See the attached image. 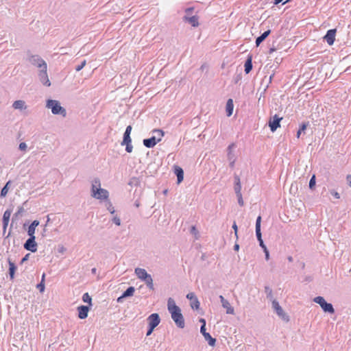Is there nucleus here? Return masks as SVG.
<instances>
[{"label":"nucleus","mask_w":351,"mask_h":351,"mask_svg":"<svg viewBox=\"0 0 351 351\" xmlns=\"http://www.w3.org/2000/svg\"><path fill=\"white\" fill-rule=\"evenodd\" d=\"M167 308L177 327L184 328L185 323L181 309L176 304L174 300L171 298H169L167 300Z\"/></svg>","instance_id":"nucleus-1"},{"label":"nucleus","mask_w":351,"mask_h":351,"mask_svg":"<svg viewBox=\"0 0 351 351\" xmlns=\"http://www.w3.org/2000/svg\"><path fill=\"white\" fill-rule=\"evenodd\" d=\"M101 182L99 178H95L92 182V196L97 199H108L109 193L106 189L100 188Z\"/></svg>","instance_id":"nucleus-2"},{"label":"nucleus","mask_w":351,"mask_h":351,"mask_svg":"<svg viewBox=\"0 0 351 351\" xmlns=\"http://www.w3.org/2000/svg\"><path fill=\"white\" fill-rule=\"evenodd\" d=\"M46 107L51 110V112L53 114H60L63 117L66 115V110L61 106L60 103L54 99H48L46 103Z\"/></svg>","instance_id":"nucleus-3"},{"label":"nucleus","mask_w":351,"mask_h":351,"mask_svg":"<svg viewBox=\"0 0 351 351\" xmlns=\"http://www.w3.org/2000/svg\"><path fill=\"white\" fill-rule=\"evenodd\" d=\"M28 61L34 66L40 69L42 67L47 68L46 62L38 55H32L27 58Z\"/></svg>","instance_id":"nucleus-4"},{"label":"nucleus","mask_w":351,"mask_h":351,"mask_svg":"<svg viewBox=\"0 0 351 351\" xmlns=\"http://www.w3.org/2000/svg\"><path fill=\"white\" fill-rule=\"evenodd\" d=\"M272 308L276 311V314L284 321L289 322V317L288 315H287L282 308L280 306L278 301L276 300H272Z\"/></svg>","instance_id":"nucleus-5"},{"label":"nucleus","mask_w":351,"mask_h":351,"mask_svg":"<svg viewBox=\"0 0 351 351\" xmlns=\"http://www.w3.org/2000/svg\"><path fill=\"white\" fill-rule=\"evenodd\" d=\"M37 246L35 236L29 237L23 243V248L33 253L37 251Z\"/></svg>","instance_id":"nucleus-6"},{"label":"nucleus","mask_w":351,"mask_h":351,"mask_svg":"<svg viewBox=\"0 0 351 351\" xmlns=\"http://www.w3.org/2000/svg\"><path fill=\"white\" fill-rule=\"evenodd\" d=\"M47 68L42 67L38 73L39 81L45 86H50L51 82L47 72Z\"/></svg>","instance_id":"nucleus-7"},{"label":"nucleus","mask_w":351,"mask_h":351,"mask_svg":"<svg viewBox=\"0 0 351 351\" xmlns=\"http://www.w3.org/2000/svg\"><path fill=\"white\" fill-rule=\"evenodd\" d=\"M336 32V29H330L327 31L324 36V40H326L329 45H332L334 44Z\"/></svg>","instance_id":"nucleus-8"},{"label":"nucleus","mask_w":351,"mask_h":351,"mask_svg":"<svg viewBox=\"0 0 351 351\" xmlns=\"http://www.w3.org/2000/svg\"><path fill=\"white\" fill-rule=\"evenodd\" d=\"M200 332L204 336L205 340L208 341V343L210 346H214L216 343V339L211 337L210 333L206 331V328H204V324H202L200 327Z\"/></svg>","instance_id":"nucleus-9"},{"label":"nucleus","mask_w":351,"mask_h":351,"mask_svg":"<svg viewBox=\"0 0 351 351\" xmlns=\"http://www.w3.org/2000/svg\"><path fill=\"white\" fill-rule=\"evenodd\" d=\"M148 325L152 328H156L160 322V318L158 313H152L147 317Z\"/></svg>","instance_id":"nucleus-10"},{"label":"nucleus","mask_w":351,"mask_h":351,"mask_svg":"<svg viewBox=\"0 0 351 351\" xmlns=\"http://www.w3.org/2000/svg\"><path fill=\"white\" fill-rule=\"evenodd\" d=\"M281 119L282 118L279 117L276 114L273 117V120L270 121L269 123L271 132L276 131L277 128L280 126V122Z\"/></svg>","instance_id":"nucleus-11"},{"label":"nucleus","mask_w":351,"mask_h":351,"mask_svg":"<svg viewBox=\"0 0 351 351\" xmlns=\"http://www.w3.org/2000/svg\"><path fill=\"white\" fill-rule=\"evenodd\" d=\"M89 311V307L84 305H81L77 307L78 311V317L80 319H84L88 317V313Z\"/></svg>","instance_id":"nucleus-12"},{"label":"nucleus","mask_w":351,"mask_h":351,"mask_svg":"<svg viewBox=\"0 0 351 351\" xmlns=\"http://www.w3.org/2000/svg\"><path fill=\"white\" fill-rule=\"evenodd\" d=\"M198 19L199 18L197 15H194L192 16L185 15L183 17L184 21L189 23L194 27H197L199 25Z\"/></svg>","instance_id":"nucleus-13"},{"label":"nucleus","mask_w":351,"mask_h":351,"mask_svg":"<svg viewBox=\"0 0 351 351\" xmlns=\"http://www.w3.org/2000/svg\"><path fill=\"white\" fill-rule=\"evenodd\" d=\"M11 214H12V210H10V209H7L3 213V219H2V223H3V228L4 231L5 230V229L8 225V223L10 221V218Z\"/></svg>","instance_id":"nucleus-14"},{"label":"nucleus","mask_w":351,"mask_h":351,"mask_svg":"<svg viewBox=\"0 0 351 351\" xmlns=\"http://www.w3.org/2000/svg\"><path fill=\"white\" fill-rule=\"evenodd\" d=\"M173 168H174V173L177 176V182L178 184H180V182H182L183 181V179H184V171L180 167L177 166V165H175L173 167Z\"/></svg>","instance_id":"nucleus-15"},{"label":"nucleus","mask_w":351,"mask_h":351,"mask_svg":"<svg viewBox=\"0 0 351 351\" xmlns=\"http://www.w3.org/2000/svg\"><path fill=\"white\" fill-rule=\"evenodd\" d=\"M134 273L137 276V277L141 279V280H143L144 279H146L149 274L147 271L145 269L137 267L134 269Z\"/></svg>","instance_id":"nucleus-16"},{"label":"nucleus","mask_w":351,"mask_h":351,"mask_svg":"<svg viewBox=\"0 0 351 351\" xmlns=\"http://www.w3.org/2000/svg\"><path fill=\"white\" fill-rule=\"evenodd\" d=\"M39 221L34 220L29 224L27 230L29 237L34 236L36 228L39 225Z\"/></svg>","instance_id":"nucleus-17"},{"label":"nucleus","mask_w":351,"mask_h":351,"mask_svg":"<svg viewBox=\"0 0 351 351\" xmlns=\"http://www.w3.org/2000/svg\"><path fill=\"white\" fill-rule=\"evenodd\" d=\"M261 217L258 216L256 221V236L259 241H263L262 239V234L261 231Z\"/></svg>","instance_id":"nucleus-18"},{"label":"nucleus","mask_w":351,"mask_h":351,"mask_svg":"<svg viewBox=\"0 0 351 351\" xmlns=\"http://www.w3.org/2000/svg\"><path fill=\"white\" fill-rule=\"evenodd\" d=\"M261 217L258 216L256 221V236L259 241H263L262 239V234L261 231Z\"/></svg>","instance_id":"nucleus-19"},{"label":"nucleus","mask_w":351,"mask_h":351,"mask_svg":"<svg viewBox=\"0 0 351 351\" xmlns=\"http://www.w3.org/2000/svg\"><path fill=\"white\" fill-rule=\"evenodd\" d=\"M143 145L147 148H153L158 143L156 141L155 137H150L149 138H145L143 141Z\"/></svg>","instance_id":"nucleus-20"},{"label":"nucleus","mask_w":351,"mask_h":351,"mask_svg":"<svg viewBox=\"0 0 351 351\" xmlns=\"http://www.w3.org/2000/svg\"><path fill=\"white\" fill-rule=\"evenodd\" d=\"M11 344L22 346V333L16 332L11 339Z\"/></svg>","instance_id":"nucleus-21"},{"label":"nucleus","mask_w":351,"mask_h":351,"mask_svg":"<svg viewBox=\"0 0 351 351\" xmlns=\"http://www.w3.org/2000/svg\"><path fill=\"white\" fill-rule=\"evenodd\" d=\"M252 56L249 55L244 64V71L246 74H248L252 71Z\"/></svg>","instance_id":"nucleus-22"},{"label":"nucleus","mask_w":351,"mask_h":351,"mask_svg":"<svg viewBox=\"0 0 351 351\" xmlns=\"http://www.w3.org/2000/svg\"><path fill=\"white\" fill-rule=\"evenodd\" d=\"M234 109V104L233 100L232 99H228L226 102V112L228 117H230L232 114Z\"/></svg>","instance_id":"nucleus-23"},{"label":"nucleus","mask_w":351,"mask_h":351,"mask_svg":"<svg viewBox=\"0 0 351 351\" xmlns=\"http://www.w3.org/2000/svg\"><path fill=\"white\" fill-rule=\"evenodd\" d=\"M271 30L268 29L263 32L261 36L256 38V45L258 47L260 44L264 41L266 38L270 34Z\"/></svg>","instance_id":"nucleus-24"},{"label":"nucleus","mask_w":351,"mask_h":351,"mask_svg":"<svg viewBox=\"0 0 351 351\" xmlns=\"http://www.w3.org/2000/svg\"><path fill=\"white\" fill-rule=\"evenodd\" d=\"M152 133L154 134L152 136L156 138L157 143H159L162 140V138L165 134L163 130L160 129H154L152 130Z\"/></svg>","instance_id":"nucleus-25"},{"label":"nucleus","mask_w":351,"mask_h":351,"mask_svg":"<svg viewBox=\"0 0 351 351\" xmlns=\"http://www.w3.org/2000/svg\"><path fill=\"white\" fill-rule=\"evenodd\" d=\"M221 305L224 308L226 309L227 314H230V315L234 314V308L230 305V302L227 300L222 302Z\"/></svg>","instance_id":"nucleus-26"},{"label":"nucleus","mask_w":351,"mask_h":351,"mask_svg":"<svg viewBox=\"0 0 351 351\" xmlns=\"http://www.w3.org/2000/svg\"><path fill=\"white\" fill-rule=\"evenodd\" d=\"M9 263V275L11 279L14 278L15 271L17 269L15 263L12 262L10 259H8Z\"/></svg>","instance_id":"nucleus-27"},{"label":"nucleus","mask_w":351,"mask_h":351,"mask_svg":"<svg viewBox=\"0 0 351 351\" xmlns=\"http://www.w3.org/2000/svg\"><path fill=\"white\" fill-rule=\"evenodd\" d=\"M321 308L326 313H329L331 314H333L335 313V309L331 303H328L326 302Z\"/></svg>","instance_id":"nucleus-28"},{"label":"nucleus","mask_w":351,"mask_h":351,"mask_svg":"<svg viewBox=\"0 0 351 351\" xmlns=\"http://www.w3.org/2000/svg\"><path fill=\"white\" fill-rule=\"evenodd\" d=\"M135 292V289L134 287H129L123 293L122 298H128L132 296Z\"/></svg>","instance_id":"nucleus-29"},{"label":"nucleus","mask_w":351,"mask_h":351,"mask_svg":"<svg viewBox=\"0 0 351 351\" xmlns=\"http://www.w3.org/2000/svg\"><path fill=\"white\" fill-rule=\"evenodd\" d=\"M11 184H12V182L10 180H9L8 182H6L5 185L3 187V189L1 191V194H0V196L1 197H4L6 196Z\"/></svg>","instance_id":"nucleus-30"},{"label":"nucleus","mask_w":351,"mask_h":351,"mask_svg":"<svg viewBox=\"0 0 351 351\" xmlns=\"http://www.w3.org/2000/svg\"><path fill=\"white\" fill-rule=\"evenodd\" d=\"M234 147V145L232 143V144H230L228 147V160L230 161V160H236V157L234 156V154L232 152V149Z\"/></svg>","instance_id":"nucleus-31"},{"label":"nucleus","mask_w":351,"mask_h":351,"mask_svg":"<svg viewBox=\"0 0 351 351\" xmlns=\"http://www.w3.org/2000/svg\"><path fill=\"white\" fill-rule=\"evenodd\" d=\"M143 281L145 282V283L146 284L147 287L151 289V290H154V283H153V279H152V277L151 275L148 276L147 278H146V279H144Z\"/></svg>","instance_id":"nucleus-32"},{"label":"nucleus","mask_w":351,"mask_h":351,"mask_svg":"<svg viewBox=\"0 0 351 351\" xmlns=\"http://www.w3.org/2000/svg\"><path fill=\"white\" fill-rule=\"evenodd\" d=\"M22 216V207H19L17 212L12 216L11 227L13 226V223L18 220L19 217Z\"/></svg>","instance_id":"nucleus-33"},{"label":"nucleus","mask_w":351,"mask_h":351,"mask_svg":"<svg viewBox=\"0 0 351 351\" xmlns=\"http://www.w3.org/2000/svg\"><path fill=\"white\" fill-rule=\"evenodd\" d=\"M308 125V122H303L300 125V128L297 132V138H300V134H302V132H304V130L306 129Z\"/></svg>","instance_id":"nucleus-34"},{"label":"nucleus","mask_w":351,"mask_h":351,"mask_svg":"<svg viewBox=\"0 0 351 351\" xmlns=\"http://www.w3.org/2000/svg\"><path fill=\"white\" fill-rule=\"evenodd\" d=\"M313 301L319 304V306L322 307L326 302V301L325 300V299L322 297V296H317L315 297L314 299H313Z\"/></svg>","instance_id":"nucleus-35"},{"label":"nucleus","mask_w":351,"mask_h":351,"mask_svg":"<svg viewBox=\"0 0 351 351\" xmlns=\"http://www.w3.org/2000/svg\"><path fill=\"white\" fill-rule=\"evenodd\" d=\"M265 292L267 294V298L270 300H273L272 289L269 286L265 287Z\"/></svg>","instance_id":"nucleus-36"},{"label":"nucleus","mask_w":351,"mask_h":351,"mask_svg":"<svg viewBox=\"0 0 351 351\" xmlns=\"http://www.w3.org/2000/svg\"><path fill=\"white\" fill-rule=\"evenodd\" d=\"M200 306V303L197 298H195V300H192L191 302V306L193 309H199Z\"/></svg>","instance_id":"nucleus-37"},{"label":"nucleus","mask_w":351,"mask_h":351,"mask_svg":"<svg viewBox=\"0 0 351 351\" xmlns=\"http://www.w3.org/2000/svg\"><path fill=\"white\" fill-rule=\"evenodd\" d=\"M44 278L45 274L43 275L42 280L40 283L36 285L37 289L40 291V292H43L45 290V283H44Z\"/></svg>","instance_id":"nucleus-38"},{"label":"nucleus","mask_w":351,"mask_h":351,"mask_svg":"<svg viewBox=\"0 0 351 351\" xmlns=\"http://www.w3.org/2000/svg\"><path fill=\"white\" fill-rule=\"evenodd\" d=\"M82 300L88 303L90 305H91V297L89 295L88 293H85L82 296Z\"/></svg>","instance_id":"nucleus-39"},{"label":"nucleus","mask_w":351,"mask_h":351,"mask_svg":"<svg viewBox=\"0 0 351 351\" xmlns=\"http://www.w3.org/2000/svg\"><path fill=\"white\" fill-rule=\"evenodd\" d=\"M107 202H106V207H107V210L111 213V214H114L115 210H114V208L112 204V203L108 200L107 199Z\"/></svg>","instance_id":"nucleus-40"},{"label":"nucleus","mask_w":351,"mask_h":351,"mask_svg":"<svg viewBox=\"0 0 351 351\" xmlns=\"http://www.w3.org/2000/svg\"><path fill=\"white\" fill-rule=\"evenodd\" d=\"M132 139L130 135H124L123 138V141L121 142V145H124L125 143H131Z\"/></svg>","instance_id":"nucleus-41"},{"label":"nucleus","mask_w":351,"mask_h":351,"mask_svg":"<svg viewBox=\"0 0 351 351\" xmlns=\"http://www.w3.org/2000/svg\"><path fill=\"white\" fill-rule=\"evenodd\" d=\"M315 183H316V178H315V176L313 175L311 179H310V181H309V188L311 189H313V188L315 187Z\"/></svg>","instance_id":"nucleus-42"},{"label":"nucleus","mask_w":351,"mask_h":351,"mask_svg":"<svg viewBox=\"0 0 351 351\" xmlns=\"http://www.w3.org/2000/svg\"><path fill=\"white\" fill-rule=\"evenodd\" d=\"M13 108L15 109H22V100H17L14 102L12 105Z\"/></svg>","instance_id":"nucleus-43"},{"label":"nucleus","mask_w":351,"mask_h":351,"mask_svg":"<svg viewBox=\"0 0 351 351\" xmlns=\"http://www.w3.org/2000/svg\"><path fill=\"white\" fill-rule=\"evenodd\" d=\"M21 347H22V346H20V345L11 344L10 351H22Z\"/></svg>","instance_id":"nucleus-44"},{"label":"nucleus","mask_w":351,"mask_h":351,"mask_svg":"<svg viewBox=\"0 0 351 351\" xmlns=\"http://www.w3.org/2000/svg\"><path fill=\"white\" fill-rule=\"evenodd\" d=\"M234 192L236 193V195H241V184H234Z\"/></svg>","instance_id":"nucleus-45"},{"label":"nucleus","mask_w":351,"mask_h":351,"mask_svg":"<svg viewBox=\"0 0 351 351\" xmlns=\"http://www.w3.org/2000/svg\"><path fill=\"white\" fill-rule=\"evenodd\" d=\"M86 64V60H83L79 65H77L75 67V71H81L85 66Z\"/></svg>","instance_id":"nucleus-46"},{"label":"nucleus","mask_w":351,"mask_h":351,"mask_svg":"<svg viewBox=\"0 0 351 351\" xmlns=\"http://www.w3.org/2000/svg\"><path fill=\"white\" fill-rule=\"evenodd\" d=\"M112 222L114 223H115L117 226H120L121 225V219L120 218L118 217V216H114L112 219Z\"/></svg>","instance_id":"nucleus-47"},{"label":"nucleus","mask_w":351,"mask_h":351,"mask_svg":"<svg viewBox=\"0 0 351 351\" xmlns=\"http://www.w3.org/2000/svg\"><path fill=\"white\" fill-rule=\"evenodd\" d=\"M125 151L128 152V153H131L132 152V149H133V146L132 145V143H125Z\"/></svg>","instance_id":"nucleus-48"},{"label":"nucleus","mask_w":351,"mask_h":351,"mask_svg":"<svg viewBox=\"0 0 351 351\" xmlns=\"http://www.w3.org/2000/svg\"><path fill=\"white\" fill-rule=\"evenodd\" d=\"M186 298L189 299V300H191V302L192 300H195V298H197L196 297V295H195L194 293L191 292L186 295Z\"/></svg>","instance_id":"nucleus-49"},{"label":"nucleus","mask_w":351,"mask_h":351,"mask_svg":"<svg viewBox=\"0 0 351 351\" xmlns=\"http://www.w3.org/2000/svg\"><path fill=\"white\" fill-rule=\"evenodd\" d=\"M232 228L234 230L235 237L237 239H238V234H237L238 227H237V225L235 221L232 224Z\"/></svg>","instance_id":"nucleus-50"},{"label":"nucleus","mask_w":351,"mask_h":351,"mask_svg":"<svg viewBox=\"0 0 351 351\" xmlns=\"http://www.w3.org/2000/svg\"><path fill=\"white\" fill-rule=\"evenodd\" d=\"M237 197L238 198V203H239V204L240 206H243V204H244V202H243V200L242 194L241 195H237Z\"/></svg>","instance_id":"nucleus-51"},{"label":"nucleus","mask_w":351,"mask_h":351,"mask_svg":"<svg viewBox=\"0 0 351 351\" xmlns=\"http://www.w3.org/2000/svg\"><path fill=\"white\" fill-rule=\"evenodd\" d=\"M194 10L193 7L187 8L185 9L186 15L189 16Z\"/></svg>","instance_id":"nucleus-52"},{"label":"nucleus","mask_w":351,"mask_h":351,"mask_svg":"<svg viewBox=\"0 0 351 351\" xmlns=\"http://www.w3.org/2000/svg\"><path fill=\"white\" fill-rule=\"evenodd\" d=\"M132 126L131 125H128L127 126L126 129H125V131L124 132V135H130L131 134V131H132Z\"/></svg>","instance_id":"nucleus-53"},{"label":"nucleus","mask_w":351,"mask_h":351,"mask_svg":"<svg viewBox=\"0 0 351 351\" xmlns=\"http://www.w3.org/2000/svg\"><path fill=\"white\" fill-rule=\"evenodd\" d=\"M330 193H331V195H333L335 198H337V199H339V198H340V195H339V193L338 192H337V191H335L332 190V191H330Z\"/></svg>","instance_id":"nucleus-54"},{"label":"nucleus","mask_w":351,"mask_h":351,"mask_svg":"<svg viewBox=\"0 0 351 351\" xmlns=\"http://www.w3.org/2000/svg\"><path fill=\"white\" fill-rule=\"evenodd\" d=\"M234 184H241V180H240V178L238 175H234Z\"/></svg>","instance_id":"nucleus-55"},{"label":"nucleus","mask_w":351,"mask_h":351,"mask_svg":"<svg viewBox=\"0 0 351 351\" xmlns=\"http://www.w3.org/2000/svg\"><path fill=\"white\" fill-rule=\"evenodd\" d=\"M154 328H153V327L152 328L150 326L148 325V330L147 331L146 335L147 336H149L152 333V332L154 330Z\"/></svg>","instance_id":"nucleus-56"},{"label":"nucleus","mask_w":351,"mask_h":351,"mask_svg":"<svg viewBox=\"0 0 351 351\" xmlns=\"http://www.w3.org/2000/svg\"><path fill=\"white\" fill-rule=\"evenodd\" d=\"M191 233L193 234H196L197 233H198V231L195 226H192L191 228Z\"/></svg>","instance_id":"nucleus-57"},{"label":"nucleus","mask_w":351,"mask_h":351,"mask_svg":"<svg viewBox=\"0 0 351 351\" xmlns=\"http://www.w3.org/2000/svg\"><path fill=\"white\" fill-rule=\"evenodd\" d=\"M346 180H347L349 186L351 187V175H348L347 176Z\"/></svg>","instance_id":"nucleus-58"},{"label":"nucleus","mask_w":351,"mask_h":351,"mask_svg":"<svg viewBox=\"0 0 351 351\" xmlns=\"http://www.w3.org/2000/svg\"><path fill=\"white\" fill-rule=\"evenodd\" d=\"M50 221H51L50 215H48L47 216V221H46V223L45 224V227H46L48 225V223L50 222Z\"/></svg>","instance_id":"nucleus-59"},{"label":"nucleus","mask_w":351,"mask_h":351,"mask_svg":"<svg viewBox=\"0 0 351 351\" xmlns=\"http://www.w3.org/2000/svg\"><path fill=\"white\" fill-rule=\"evenodd\" d=\"M259 245L262 247V249L265 248L266 245H265L263 241H259Z\"/></svg>","instance_id":"nucleus-60"},{"label":"nucleus","mask_w":351,"mask_h":351,"mask_svg":"<svg viewBox=\"0 0 351 351\" xmlns=\"http://www.w3.org/2000/svg\"><path fill=\"white\" fill-rule=\"evenodd\" d=\"M239 245L238 243H235L234 245V250L239 251Z\"/></svg>","instance_id":"nucleus-61"},{"label":"nucleus","mask_w":351,"mask_h":351,"mask_svg":"<svg viewBox=\"0 0 351 351\" xmlns=\"http://www.w3.org/2000/svg\"><path fill=\"white\" fill-rule=\"evenodd\" d=\"M29 256L30 254H27L25 256H23V262L27 261L29 259Z\"/></svg>","instance_id":"nucleus-62"},{"label":"nucleus","mask_w":351,"mask_h":351,"mask_svg":"<svg viewBox=\"0 0 351 351\" xmlns=\"http://www.w3.org/2000/svg\"><path fill=\"white\" fill-rule=\"evenodd\" d=\"M235 161H236V160H233V161H232V160H230V167L231 168H233V167H234Z\"/></svg>","instance_id":"nucleus-63"},{"label":"nucleus","mask_w":351,"mask_h":351,"mask_svg":"<svg viewBox=\"0 0 351 351\" xmlns=\"http://www.w3.org/2000/svg\"><path fill=\"white\" fill-rule=\"evenodd\" d=\"M125 298H122V295L117 298V302L121 303Z\"/></svg>","instance_id":"nucleus-64"}]
</instances>
